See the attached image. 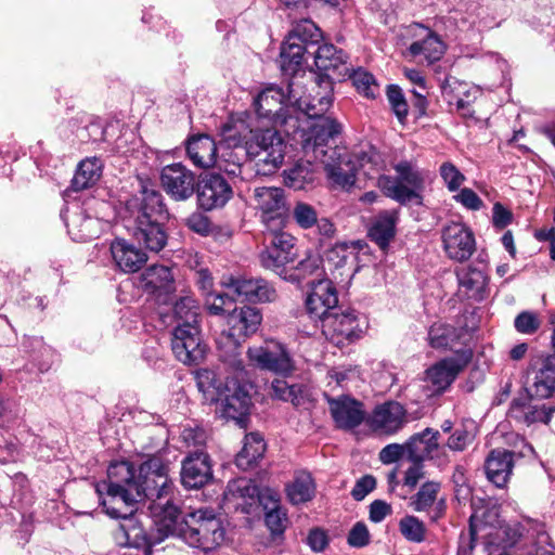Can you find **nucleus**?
Listing matches in <instances>:
<instances>
[{
  "instance_id": "nucleus-24",
  "label": "nucleus",
  "mask_w": 555,
  "mask_h": 555,
  "mask_svg": "<svg viewBox=\"0 0 555 555\" xmlns=\"http://www.w3.org/2000/svg\"><path fill=\"white\" fill-rule=\"evenodd\" d=\"M198 205L204 210L224 206L232 197V188L220 175L210 173L203 177L196 185Z\"/></svg>"
},
{
  "instance_id": "nucleus-11",
  "label": "nucleus",
  "mask_w": 555,
  "mask_h": 555,
  "mask_svg": "<svg viewBox=\"0 0 555 555\" xmlns=\"http://www.w3.org/2000/svg\"><path fill=\"white\" fill-rule=\"evenodd\" d=\"M96 206L105 203L90 199L82 205L78 202L67 203L61 216L73 241L87 242L99 237L102 231L101 218L90 214Z\"/></svg>"
},
{
  "instance_id": "nucleus-36",
  "label": "nucleus",
  "mask_w": 555,
  "mask_h": 555,
  "mask_svg": "<svg viewBox=\"0 0 555 555\" xmlns=\"http://www.w3.org/2000/svg\"><path fill=\"white\" fill-rule=\"evenodd\" d=\"M112 257L116 266L126 273L137 272L146 262V254L125 238H116L111 244Z\"/></svg>"
},
{
  "instance_id": "nucleus-13",
  "label": "nucleus",
  "mask_w": 555,
  "mask_h": 555,
  "mask_svg": "<svg viewBox=\"0 0 555 555\" xmlns=\"http://www.w3.org/2000/svg\"><path fill=\"white\" fill-rule=\"evenodd\" d=\"M255 207L260 212L266 231H278L285 225L287 207L284 191L280 188L260 186L254 190Z\"/></svg>"
},
{
  "instance_id": "nucleus-31",
  "label": "nucleus",
  "mask_w": 555,
  "mask_h": 555,
  "mask_svg": "<svg viewBox=\"0 0 555 555\" xmlns=\"http://www.w3.org/2000/svg\"><path fill=\"white\" fill-rule=\"evenodd\" d=\"M142 284L145 291L155 295L163 302L176 291L175 276L169 267L154 264L142 273Z\"/></svg>"
},
{
  "instance_id": "nucleus-45",
  "label": "nucleus",
  "mask_w": 555,
  "mask_h": 555,
  "mask_svg": "<svg viewBox=\"0 0 555 555\" xmlns=\"http://www.w3.org/2000/svg\"><path fill=\"white\" fill-rule=\"evenodd\" d=\"M306 157L307 159L297 162L292 168L284 171V182L288 188L302 190L315 180L317 168L310 159H313V156L310 153Z\"/></svg>"
},
{
  "instance_id": "nucleus-61",
  "label": "nucleus",
  "mask_w": 555,
  "mask_h": 555,
  "mask_svg": "<svg viewBox=\"0 0 555 555\" xmlns=\"http://www.w3.org/2000/svg\"><path fill=\"white\" fill-rule=\"evenodd\" d=\"M439 173L450 192L457 191L465 181V176L451 162L442 163Z\"/></svg>"
},
{
  "instance_id": "nucleus-20",
  "label": "nucleus",
  "mask_w": 555,
  "mask_h": 555,
  "mask_svg": "<svg viewBox=\"0 0 555 555\" xmlns=\"http://www.w3.org/2000/svg\"><path fill=\"white\" fill-rule=\"evenodd\" d=\"M160 183L166 193L175 201L191 198L196 189L195 173L182 163H173L163 167Z\"/></svg>"
},
{
  "instance_id": "nucleus-37",
  "label": "nucleus",
  "mask_w": 555,
  "mask_h": 555,
  "mask_svg": "<svg viewBox=\"0 0 555 555\" xmlns=\"http://www.w3.org/2000/svg\"><path fill=\"white\" fill-rule=\"evenodd\" d=\"M219 145L207 134L190 138L186 143V154L192 164L198 168H211L217 163Z\"/></svg>"
},
{
  "instance_id": "nucleus-50",
  "label": "nucleus",
  "mask_w": 555,
  "mask_h": 555,
  "mask_svg": "<svg viewBox=\"0 0 555 555\" xmlns=\"http://www.w3.org/2000/svg\"><path fill=\"white\" fill-rule=\"evenodd\" d=\"M314 489L312 477L307 473H301L287 486L286 492L293 504H301L313 498Z\"/></svg>"
},
{
  "instance_id": "nucleus-56",
  "label": "nucleus",
  "mask_w": 555,
  "mask_h": 555,
  "mask_svg": "<svg viewBox=\"0 0 555 555\" xmlns=\"http://www.w3.org/2000/svg\"><path fill=\"white\" fill-rule=\"evenodd\" d=\"M283 228L284 227H281L278 231H267V246L274 247L278 249V251H281L295 259V237L289 233L284 232Z\"/></svg>"
},
{
  "instance_id": "nucleus-1",
  "label": "nucleus",
  "mask_w": 555,
  "mask_h": 555,
  "mask_svg": "<svg viewBox=\"0 0 555 555\" xmlns=\"http://www.w3.org/2000/svg\"><path fill=\"white\" fill-rule=\"evenodd\" d=\"M169 463L153 455L139 468L128 461L112 463L107 479L96 486L105 513L120 518L119 533L129 547H150L175 532L180 513L173 502Z\"/></svg>"
},
{
  "instance_id": "nucleus-16",
  "label": "nucleus",
  "mask_w": 555,
  "mask_h": 555,
  "mask_svg": "<svg viewBox=\"0 0 555 555\" xmlns=\"http://www.w3.org/2000/svg\"><path fill=\"white\" fill-rule=\"evenodd\" d=\"M325 338L336 346H345L361 337L363 332L360 320L354 311L335 310L321 322Z\"/></svg>"
},
{
  "instance_id": "nucleus-64",
  "label": "nucleus",
  "mask_w": 555,
  "mask_h": 555,
  "mask_svg": "<svg viewBox=\"0 0 555 555\" xmlns=\"http://www.w3.org/2000/svg\"><path fill=\"white\" fill-rule=\"evenodd\" d=\"M514 325L518 333L531 335L539 330L541 321L537 313L522 311L515 318Z\"/></svg>"
},
{
  "instance_id": "nucleus-63",
  "label": "nucleus",
  "mask_w": 555,
  "mask_h": 555,
  "mask_svg": "<svg viewBox=\"0 0 555 555\" xmlns=\"http://www.w3.org/2000/svg\"><path fill=\"white\" fill-rule=\"evenodd\" d=\"M293 217L298 225L304 229L313 227L318 221V215L314 208L302 202L297 203L294 207Z\"/></svg>"
},
{
  "instance_id": "nucleus-57",
  "label": "nucleus",
  "mask_w": 555,
  "mask_h": 555,
  "mask_svg": "<svg viewBox=\"0 0 555 555\" xmlns=\"http://www.w3.org/2000/svg\"><path fill=\"white\" fill-rule=\"evenodd\" d=\"M356 164L358 172H362L367 178H374L383 170L380 155L374 150L356 155Z\"/></svg>"
},
{
  "instance_id": "nucleus-3",
  "label": "nucleus",
  "mask_w": 555,
  "mask_h": 555,
  "mask_svg": "<svg viewBox=\"0 0 555 555\" xmlns=\"http://www.w3.org/2000/svg\"><path fill=\"white\" fill-rule=\"evenodd\" d=\"M133 222L130 227L133 238L145 249L159 253L167 245L168 234L164 221L168 211L163 195L152 185L141 183V190L128 202Z\"/></svg>"
},
{
  "instance_id": "nucleus-22",
  "label": "nucleus",
  "mask_w": 555,
  "mask_h": 555,
  "mask_svg": "<svg viewBox=\"0 0 555 555\" xmlns=\"http://www.w3.org/2000/svg\"><path fill=\"white\" fill-rule=\"evenodd\" d=\"M503 532L506 535L505 543L508 546L516 544L526 535L534 542V554L532 555H553L554 546L544 525L541 522L527 519L524 522L505 526Z\"/></svg>"
},
{
  "instance_id": "nucleus-38",
  "label": "nucleus",
  "mask_w": 555,
  "mask_h": 555,
  "mask_svg": "<svg viewBox=\"0 0 555 555\" xmlns=\"http://www.w3.org/2000/svg\"><path fill=\"white\" fill-rule=\"evenodd\" d=\"M397 222V210H384L373 220L369 229V236L385 250L396 235Z\"/></svg>"
},
{
  "instance_id": "nucleus-18",
  "label": "nucleus",
  "mask_w": 555,
  "mask_h": 555,
  "mask_svg": "<svg viewBox=\"0 0 555 555\" xmlns=\"http://www.w3.org/2000/svg\"><path fill=\"white\" fill-rule=\"evenodd\" d=\"M441 240L448 258L457 262L468 260L476 250L474 233L462 222L447 223L442 228Z\"/></svg>"
},
{
  "instance_id": "nucleus-5",
  "label": "nucleus",
  "mask_w": 555,
  "mask_h": 555,
  "mask_svg": "<svg viewBox=\"0 0 555 555\" xmlns=\"http://www.w3.org/2000/svg\"><path fill=\"white\" fill-rule=\"evenodd\" d=\"M176 517V528L171 535H178L191 547L209 552L224 540L222 521L212 508L204 507L186 514L182 521Z\"/></svg>"
},
{
  "instance_id": "nucleus-27",
  "label": "nucleus",
  "mask_w": 555,
  "mask_h": 555,
  "mask_svg": "<svg viewBox=\"0 0 555 555\" xmlns=\"http://www.w3.org/2000/svg\"><path fill=\"white\" fill-rule=\"evenodd\" d=\"M440 433L433 428H425L408 440V459L412 463L439 460L446 456V450L439 443Z\"/></svg>"
},
{
  "instance_id": "nucleus-43",
  "label": "nucleus",
  "mask_w": 555,
  "mask_h": 555,
  "mask_svg": "<svg viewBox=\"0 0 555 555\" xmlns=\"http://www.w3.org/2000/svg\"><path fill=\"white\" fill-rule=\"evenodd\" d=\"M102 175V163L99 158H86L81 160L72 179L70 189L65 191L69 196L70 191H80L93 186Z\"/></svg>"
},
{
  "instance_id": "nucleus-4",
  "label": "nucleus",
  "mask_w": 555,
  "mask_h": 555,
  "mask_svg": "<svg viewBox=\"0 0 555 555\" xmlns=\"http://www.w3.org/2000/svg\"><path fill=\"white\" fill-rule=\"evenodd\" d=\"M262 315L255 307L233 308L227 315L228 330L217 338L221 362L235 374V378L246 375L241 353L242 343L255 334L261 324Z\"/></svg>"
},
{
  "instance_id": "nucleus-35",
  "label": "nucleus",
  "mask_w": 555,
  "mask_h": 555,
  "mask_svg": "<svg viewBox=\"0 0 555 555\" xmlns=\"http://www.w3.org/2000/svg\"><path fill=\"white\" fill-rule=\"evenodd\" d=\"M516 451H507L503 449L492 450L485 463L486 475L498 488H503L507 483L514 462L513 456Z\"/></svg>"
},
{
  "instance_id": "nucleus-53",
  "label": "nucleus",
  "mask_w": 555,
  "mask_h": 555,
  "mask_svg": "<svg viewBox=\"0 0 555 555\" xmlns=\"http://www.w3.org/2000/svg\"><path fill=\"white\" fill-rule=\"evenodd\" d=\"M260 263L263 268L271 270L284 279L287 273L286 266L294 261V258L287 256L276 248L267 246L266 249L260 254Z\"/></svg>"
},
{
  "instance_id": "nucleus-8",
  "label": "nucleus",
  "mask_w": 555,
  "mask_h": 555,
  "mask_svg": "<svg viewBox=\"0 0 555 555\" xmlns=\"http://www.w3.org/2000/svg\"><path fill=\"white\" fill-rule=\"evenodd\" d=\"M244 141L249 157L255 162L257 175L268 176L280 168L284 160L286 144L276 129H247Z\"/></svg>"
},
{
  "instance_id": "nucleus-28",
  "label": "nucleus",
  "mask_w": 555,
  "mask_h": 555,
  "mask_svg": "<svg viewBox=\"0 0 555 555\" xmlns=\"http://www.w3.org/2000/svg\"><path fill=\"white\" fill-rule=\"evenodd\" d=\"M222 412L225 417L243 422L251 405V398L246 384L236 379L228 380L222 390Z\"/></svg>"
},
{
  "instance_id": "nucleus-44",
  "label": "nucleus",
  "mask_w": 555,
  "mask_h": 555,
  "mask_svg": "<svg viewBox=\"0 0 555 555\" xmlns=\"http://www.w3.org/2000/svg\"><path fill=\"white\" fill-rule=\"evenodd\" d=\"M441 90L449 103H454L459 111L465 109L479 93L477 88L468 87L467 83L459 81L454 77H447L441 85Z\"/></svg>"
},
{
  "instance_id": "nucleus-49",
  "label": "nucleus",
  "mask_w": 555,
  "mask_h": 555,
  "mask_svg": "<svg viewBox=\"0 0 555 555\" xmlns=\"http://www.w3.org/2000/svg\"><path fill=\"white\" fill-rule=\"evenodd\" d=\"M173 327L199 326V307L192 296H183L173 305Z\"/></svg>"
},
{
  "instance_id": "nucleus-55",
  "label": "nucleus",
  "mask_w": 555,
  "mask_h": 555,
  "mask_svg": "<svg viewBox=\"0 0 555 555\" xmlns=\"http://www.w3.org/2000/svg\"><path fill=\"white\" fill-rule=\"evenodd\" d=\"M399 530L405 540L413 543H421L426 539L425 524L413 515L400 519Z\"/></svg>"
},
{
  "instance_id": "nucleus-9",
  "label": "nucleus",
  "mask_w": 555,
  "mask_h": 555,
  "mask_svg": "<svg viewBox=\"0 0 555 555\" xmlns=\"http://www.w3.org/2000/svg\"><path fill=\"white\" fill-rule=\"evenodd\" d=\"M289 88L291 82L286 91L275 85L268 86L254 100V107L259 117L268 118L274 125L283 127L286 134L298 142L299 117L293 116L294 98L289 96Z\"/></svg>"
},
{
  "instance_id": "nucleus-58",
  "label": "nucleus",
  "mask_w": 555,
  "mask_h": 555,
  "mask_svg": "<svg viewBox=\"0 0 555 555\" xmlns=\"http://www.w3.org/2000/svg\"><path fill=\"white\" fill-rule=\"evenodd\" d=\"M205 307L212 315H222L230 313L234 307V300L228 294L207 293L205 296Z\"/></svg>"
},
{
  "instance_id": "nucleus-21",
  "label": "nucleus",
  "mask_w": 555,
  "mask_h": 555,
  "mask_svg": "<svg viewBox=\"0 0 555 555\" xmlns=\"http://www.w3.org/2000/svg\"><path fill=\"white\" fill-rule=\"evenodd\" d=\"M408 423L405 408L397 401L377 404L366 417V425L376 434L395 435Z\"/></svg>"
},
{
  "instance_id": "nucleus-48",
  "label": "nucleus",
  "mask_w": 555,
  "mask_h": 555,
  "mask_svg": "<svg viewBox=\"0 0 555 555\" xmlns=\"http://www.w3.org/2000/svg\"><path fill=\"white\" fill-rule=\"evenodd\" d=\"M195 379L198 390L207 403H217L222 398L224 384L218 378L215 371L199 369L195 372Z\"/></svg>"
},
{
  "instance_id": "nucleus-62",
  "label": "nucleus",
  "mask_w": 555,
  "mask_h": 555,
  "mask_svg": "<svg viewBox=\"0 0 555 555\" xmlns=\"http://www.w3.org/2000/svg\"><path fill=\"white\" fill-rule=\"evenodd\" d=\"M478 516L473 514L469 517V531L468 533H462L460 537L457 553L460 555H470L476 545V535L479 530L478 528Z\"/></svg>"
},
{
  "instance_id": "nucleus-42",
  "label": "nucleus",
  "mask_w": 555,
  "mask_h": 555,
  "mask_svg": "<svg viewBox=\"0 0 555 555\" xmlns=\"http://www.w3.org/2000/svg\"><path fill=\"white\" fill-rule=\"evenodd\" d=\"M324 269L322 267V259L319 255H310L301 260L292 271L284 275V280L306 283L311 286V283H317L319 280H324Z\"/></svg>"
},
{
  "instance_id": "nucleus-51",
  "label": "nucleus",
  "mask_w": 555,
  "mask_h": 555,
  "mask_svg": "<svg viewBox=\"0 0 555 555\" xmlns=\"http://www.w3.org/2000/svg\"><path fill=\"white\" fill-rule=\"evenodd\" d=\"M476 425L473 421H465L449 436L446 447L455 452L465 451L476 437Z\"/></svg>"
},
{
  "instance_id": "nucleus-23",
  "label": "nucleus",
  "mask_w": 555,
  "mask_h": 555,
  "mask_svg": "<svg viewBox=\"0 0 555 555\" xmlns=\"http://www.w3.org/2000/svg\"><path fill=\"white\" fill-rule=\"evenodd\" d=\"M222 285L253 304L273 302L278 299L275 287L262 278L241 279L230 276L222 281Z\"/></svg>"
},
{
  "instance_id": "nucleus-19",
  "label": "nucleus",
  "mask_w": 555,
  "mask_h": 555,
  "mask_svg": "<svg viewBox=\"0 0 555 555\" xmlns=\"http://www.w3.org/2000/svg\"><path fill=\"white\" fill-rule=\"evenodd\" d=\"M472 356L469 349H461L454 357L444 358L428 367L425 380L429 384L431 393L443 392L468 364Z\"/></svg>"
},
{
  "instance_id": "nucleus-2",
  "label": "nucleus",
  "mask_w": 555,
  "mask_h": 555,
  "mask_svg": "<svg viewBox=\"0 0 555 555\" xmlns=\"http://www.w3.org/2000/svg\"><path fill=\"white\" fill-rule=\"evenodd\" d=\"M340 131V124L328 119L321 120V124L306 134L302 151L305 156L311 153L313 160H319L323 165L333 185L349 191L356 183L357 164L346 146L328 145Z\"/></svg>"
},
{
  "instance_id": "nucleus-40",
  "label": "nucleus",
  "mask_w": 555,
  "mask_h": 555,
  "mask_svg": "<svg viewBox=\"0 0 555 555\" xmlns=\"http://www.w3.org/2000/svg\"><path fill=\"white\" fill-rule=\"evenodd\" d=\"M464 334L462 328H457L453 325L436 322L428 331V343L435 349H449L460 351L457 349L461 345V338Z\"/></svg>"
},
{
  "instance_id": "nucleus-59",
  "label": "nucleus",
  "mask_w": 555,
  "mask_h": 555,
  "mask_svg": "<svg viewBox=\"0 0 555 555\" xmlns=\"http://www.w3.org/2000/svg\"><path fill=\"white\" fill-rule=\"evenodd\" d=\"M347 77L351 78L353 86L364 96L375 98L377 85L372 74L361 68L357 70L352 68Z\"/></svg>"
},
{
  "instance_id": "nucleus-54",
  "label": "nucleus",
  "mask_w": 555,
  "mask_h": 555,
  "mask_svg": "<svg viewBox=\"0 0 555 555\" xmlns=\"http://www.w3.org/2000/svg\"><path fill=\"white\" fill-rule=\"evenodd\" d=\"M302 388L298 384H288L284 378H274L270 385V395L272 398L292 402L294 405L299 404V398Z\"/></svg>"
},
{
  "instance_id": "nucleus-15",
  "label": "nucleus",
  "mask_w": 555,
  "mask_h": 555,
  "mask_svg": "<svg viewBox=\"0 0 555 555\" xmlns=\"http://www.w3.org/2000/svg\"><path fill=\"white\" fill-rule=\"evenodd\" d=\"M269 491L272 490H260L254 481L238 478L228 483L223 500L229 508L232 507L244 514H251L264 503Z\"/></svg>"
},
{
  "instance_id": "nucleus-26",
  "label": "nucleus",
  "mask_w": 555,
  "mask_h": 555,
  "mask_svg": "<svg viewBox=\"0 0 555 555\" xmlns=\"http://www.w3.org/2000/svg\"><path fill=\"white\" fill-rule=\"evenodd\" d=\"M552 412L553 409L546 406L541 399L525 392L512 401L508 417L517 423L529 426L534 423H548Z\"/></svg>"
},
{
  "instance_id": "nucleus-25",
  "label": "nucleus",
  "mask_w": 555,
  "mask_h": 555,
  "mask_svg": "<svg viewBox=\"0 0 555 555\" xmlns=\"http://www.w3.org/2000/svg\"><path fill=\"white\" fill-rule=\"evenodd\" d=\"M310 283L311 292L306 298V310L311 319L322 322L326 315L337 310V292L333 283L326 279Z\"/></svg>"
},
{
  "instance_id": "nucleus-12",
  "label": "nucleus",
  "mask_w": 555,
  "mask_h": 555,
  "mask_svg": "<svg viewBox=\"0 0 555 555\" xmlns=\"http://www.w3.org/2000/svg\"><path fill=\"white\" fill-rule=\"evenodd\" d=\"M247 357L256 367L284 378L291 376L296 370L291 352L285 345L276 340H267L261 346L249 347Z\"/></svg>"
},
{
  "instance_id": "nucleus-52",
  "label": "nucleus",
  "mask_w": 555,
  "mask_h": 555,
  "mask_svg": "<svg viewBox=\"0 0 555 555\" xmlns=\"http://www.w3.org/2000/svg\"><path fill=\"white\" fill-rule=\"evenodd\" d=\"M322 38L320 28L310 20H302L297 23L287 39L295 40L309 50Z\"/></svg>"
},
{
  "instance_id": "nucleus-41",
  "label": "nucleus",
  "mask_w": 555,
  "mask_h": 555,
  "mask_svg": "<svg viewBox=\"0 0 555 555\" xmlns=\"http://www.w3.org/2000/svg\"><path fill=\"white\" fill-rule=\"evenodd\" d=\"M305 54H312L308 47L286 39L281 46L280 67L284 75L295 76L302 67Z\"/></svg>"
},
{
  "instance_id": "nucleus-39",
  "label": "nucleus",
  "mask_w": 555,
  "mask_h": 555,
  "mask_svg": "<svg viewBox=\"0 0 555 555\" xmlns=\"http://www.w3.org/2000/svg\"><path fill=\"white\" fill-rule=\"evenodd\" d=\"M555 391V356L547 357L542 367L535 373L533 383L526 392L537 399H546Z\"/></svg>"
},
{
  "instance_id": "nucleus-17",
  "label": "nucleus",
  "mask_w": 555,
  "mask_h": 555,
  "mask_svg": "<svg viewBox=\"0 0 555 555\" xmlns=\"http://www.w3.org/2000/svg\"><path fill=\"white\" fill-rule=\"evenodd\" d=\"M171 350L181 363L185 365L199 364L205 359L207 350L199 326L173 327Z\"/></svg>"
},
{
  "instance_id": "nucleus-60",
  "label": "nucleus",
  "mask_w": 555,
  "mask_h": 555,
  "mask_svg": "<svg viewBox=\"0 0 555 555\" xmlns=\"http://www.w3.org/2000/svg\"><path fill=\"white\" fill-rule=\"evenodd\" d=\"M362 248V243L344 242L336 244L327 254L328 260L334 261L336 267H341L347 263L349 258H354L356 253Z\"/></svg>"
},
{
  "instance_id": "nucleus-10",
  "label": "nucleus",
  "mask_w": 555,
  "mask_h": 555,
  "mask_svg": "<svg viewBox=\"0 0 555 555\" xmlns=\"http://www.w3.org/2000/svg\"><path fill=\"white\" fill-rule=\"evenodd\" d=\"M247 126L242 118H231L220 128L221 141L217 153V163L214 167L236 178L242 173V167L249 153L246 144Z\"/></svg>"
},
{
  "instance_id": "nucleus-46",
  "label": "nucleus",
  "mask_w": 555,
  "mask_h": 555,
  "mask_svg": "<svg viewBox=\"0 0 555 555\" xmlns=\"http://www.w3.org/2000/svg\"><path fill=\"white\" fill-rule=\"evenodd\" d=\"M266 442L257 433L245 436L242 450L235 457L236 466L243 470L251 468L264 454Z\"/></svg>"
},
{
  "instance_id": "nucleus-30",
  "label": "nucleus",
  "mask_w": 555,
  "mask_h": 555,
  "mask_svg": "<svg viewBox=\"0 0 555 555\" xmlns=\"http://www.w3.org/2000/svg\"><path fill=\"white\" fill-rule=\"evenodd\" d=\"M332 417L337 427L352 429L359 426L365 418L363 405L350 397H340L328 400Z\"/></svg>"
},
{
  "instance_id": "nucleus-33",
  "label": "nucleus",
  "mask_w": 555,
  "mask_h": 555,
  "mask_svg": "<svg viewBox=\"0 0 555 555\" xmlns=\"http://www.w3.org/2000/svg\"><path fill=\"white\" fill-rule=\"evenodd\" d=\"M441 490V483L438 481H427L422 485L418 491L411 498V506L415 512H427L434 507L433 515L430 516L433 521L438 520L446 513V500L438 499V494Z\"/></svg>"
},
{
  "instance_id": "nucleus-29",
  "label": "nucleus",
  "mask_w": 555,
  "mask_h": 555,
  "mask_svg": "<svg viewBox=\"0 0 555 555\" xmlns=\"http://www.w3.org/2000/svg\"><path fill=\"white\" fill-rule=\"evenodd\" d=\"M211 478V465L209 456L205 452H192L182 462L181 482L185 488L198 489Z\"/></svg>"
},
{
  "instance_id": "nucleus-47",
  "label": "nucleus",
  "mask_w": 555,
  "mask_h": 555,
  "mask_svg": "<svg viewBox=\"0 0 555 555\" xmlns=\"http://www.w3.org/2000/svg\"><path fill=\"white\" fill-rule=\"evenodd\" d=\"M264 513V521L272 534H282L287 526L286 512L280 506V495L275 491H269L268 499L261 505Z\"/></svg>"
},
{
  "instance_id": "nucleus-6",
  "label": "nucleus",
  "mask_w": 555,
  "mask_h": 555,
  "mask_svg": "<svg viewBox=\"0 0 555 555\" xmlns=\"http://www.w3.org/2000/svg\"><path fill=\"white\" fill-rule=\"evenodd\" d=\"M393 168L398 175L397 178L385 175L378 176V188L387 197L401 205L412 202L421 205L423 202L422 193L426 184L430 182L429 173L408 160L396 164Z\"/></svg>"
},
{
  "instance_id": "nucleus-32",
  "label": "nucleus",
  "mask_w": 555,
  "mask_h": 555,
  "mask_svg": "<svg viewBox=\"0 0 555 555\" xmlns=\"http://www.w3.org/2000/svg\"><path fill=\"white\" fill-rule=\"evenodd\" d=\"M459 293L468 299L480 301L485 298L488 276L482 269L465 266L455 271Z\"/></svg>"
},
{
  "instance_id": "nucleus-14",
  "label": "nucleus",
  "mask_w": 555,
  "mask_h": 555,
  "mask_svg": "<svg viewBox=\"0 0 555 555\" xmlns=\"http://www.w3.org/2000/svg\"><path fill=\"white\" fill-rule=\"evenodd\" d=\"M311 92H313V94L310 93L308 96L300 95L296 82L291 81L289 96L294 98V102L292 104L293 116L299 117L298 114H301L309 120L307 129L298 128L301 147L304 146L305 139L307 137L306 134L321 124V120L328 119L333 122H337L335 118L325 115L330 107H326L322 112L320 111V98L323 94V89L315 86V80L313 81Z\"/></svg>"
},
{
  "instance_id": "nucleus-34",
  "label": "nucleus",
  "mask_w": 555,
  "mask_h": 555,
  "mask_svg": "<svg viewBox=\"0 0 555 555\" xmlns=\"http://www.w3.org/2000/svg\"><path fill=\"white\" fill-rule=\"evenodd\" d=\"M420 38L408 48L413 57L426 61L428 64L440 60L446 51V44L441 38L428 28L418 26Z\"/></svg>"
},
{
  "instance_id": "nucleus-7",
  "label": "nucleus",
  "mask_w": 555,
  "mask_h": 555,
  "mask_svg": "<svg viewBox=\"0 0 555 555\" xmlns=\"http://www.w3.org/2000/svg\"><path fill=\"white\" fill-rule=\"evenodd\" d=\"M314 65L319 74L314 75L315 86L323 89L320 98V111L332 105L334 80H343L352 70L349 56L332 43H324L312 51Z\"/></svg>"
}]
</instances>
